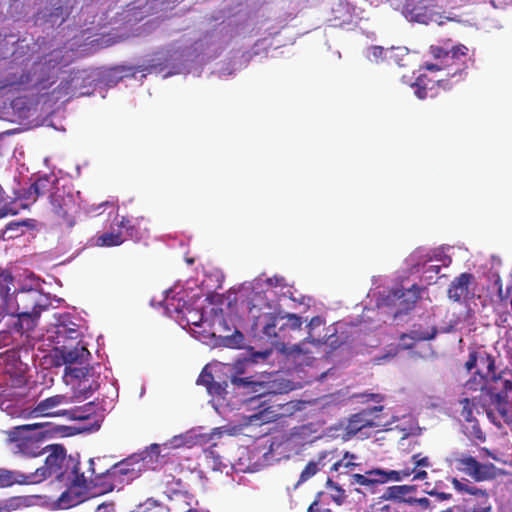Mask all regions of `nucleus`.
Segmentation results:
<instances>
[{
	"label": "nucleus",
	"mask_w": 512,
	"mask_h": 512,
	"mask_svg": "<svg viewBox=\"0 0 512 512\" xmlns=\"http://www.w3.org/2000/svg\"><path fill=\"white\" fill-rule=\"evenodd\" d=\"M323 325L324 320L320 316L313 317L307 325L308 337L303 342L292 345L289 349V353L306 354L309 353V350L306 348L307 344L311 343L314 345H320L324 343L327 337V333L321 336L316 332V330Z\"/></svg>",
	"instance_id": "b1692460"
},
{
	"label": "nucleus",
	"mask_w": 512,
	"mask_h": 512,
	"mask_svg": "<svg viewBox=\"0 0 512 512\" xmlns=\"http://www.w3.org/2000/svg\"><path fill=\"white\" fill-rule=\"evenodd\" d=\"M232 383L234 385H246V384H251L253 386V382H247L244 378H239V377H233L232 378Z\"/></svg>",
	"instance_id": "4d7b16f0"
},
{
	"label": "nucleus",
	"mask_w": 512,
	"mask_h": 512,
	"mask_svg": "<svg viewBox=\"0 0 512 512\" xmlns=\"http://www.w3.org/2000/svg\"><path fill=\"white\" fill-rule=\"evenodd\" d=\"M60 51H55L48 60L33 68L32 74L21 75L18 80H9L0 86V95L7 92L27 90L40 96L50 95L54 101L60 100L66 95H76L80 82L84 79L80 72L74 73L70 79H62L61 82L49 91L55 84L59 69L56 67Z\"/></svg>",
	"instance_id": "20e7f679"
},
{
	"label": "nucleus",
	"mask_w": 512,
	"mask_h": 512,
	"mask_svg": "<svg viewBox=\"0 0 512 512\" xmlns=\"http://www.w3.org/2000/svg\"><path fill=\"white\" fill-rule=\"evenodd\" d=\"M13 109L19 110V117H29L30 107L25 106V101L22 97H18L11 102Z\"/></svg>",
	"instance_id": "a18cd8bd"
},
{
	"label": "nucleus",
	"mask_w": 512,
	"mask_h": 512,
	"mask_svg": "<svg viewBox=\"0 0 512 512\" xmlns=\"http://www.w3.org/2000/svg\"><path fill=\"white\" fill-rule=\"evenodd\" d=\"M437 333V330L435 327L428 328L426 330L422 329H414L411 331L410 334H405L401 337L400 346L403 349H409L413 346L414 340L417 341H423V340H430L435 337Z\"/></svg>",
	"instance_id": "7c9ffc66"
},
{
	"label": "nucleus",
	"mask_w": 512,
	"mask_h": 512,
	"mask_svg": "<svg viewBox=\"0 0 512 512\" xmlns=\"http://www.w3.org/2000/svg\"><path fill=\"white\" fill-rule=\"evenodd\" d=\"M431 54L434 62L425 65V69L430 72L445 71L448 77L456 78L458 81L467 69L468 48L465 45H456L449 51L432 46Z\"/></svg>",
	"instance_id": "ddd939ff"
},
{
	"label": "nucleus",
	"mask_w": 512,
	"mask_h": 512,
	"mask_svg": "<svg viewBox=\"0 0 512 512\" xmlns=\"http://www.w3.org/2000/svg\"><path fill=\"white\" fill-rule=\"evenodd\" d=\"M44 449V454H47L44 465L30 472L34 484H39L52 476L59 481L85 482L84 474L78 472L76 461L66 455L63 446L51 445Z\"/></svg>",
	"instance_id": "1a4fd4ad"
},
{
	"label": "nucleus",
	"mask_w": 512,
	"mask_h": 512,
	"mask_svg": "<svg viewBox=\"0 0 512 512\" xmlns=\"http://www.w3.org/2000/svg\"><path fill=\"white\" fill-rule=\"evenodd\" d=\"M13 343V336L9 331L0 332V349Z\"/></svg>",
	"instance_id": "8fccbe9b"
},
{
	"label": "nucleus",
	"mask_w": 512,
	"mask_h": 512,
	"mask_svg": "<svg viewBox=\"0 0 512 512\" xmlns=\"http://www.w3.org/2000/svg\"><path fill=\"white\" fill-rule=\"evenodd\" d=\"M436 86H441L445 89L444 79L441 77L428 78L423 73H419L415 82L411 84L415 96L421 100L435 97L437 95Z\"/></svg>",
	"instance_id": "393cba45"
},
{
	"label": "nucleus",
	"mask_w": 512,
	"mask_h": 512,
	"mask_svg": "<svg viewBox=\"0 0 512 512\" xmlns=\"http://www.w3.org/2000/svg\"><path fill=\"white\" fill-rule=\"evenodd\" d=\"M501 391L489 386L485 379L474 374L465 384L463 394L477 397L478 403L485 408L487 418L498 428L512 431V382L505 380Z\"/></svg>",
	"instance_id": "39448f33"
},
{
	"label": "nucleus",
	"mask_w": 512,
	"mask_h": 512,
	"mask_svg": "<svg viewBox=\"0 0 512 512\" xmlns=\"http://www.w3.org/2000/svg\"><path fill=\"white\" fill-rule=\"evenodd\" d=\"M235 432V428H229L227 426L213 428L209 433L203 432V427H195L185 433L175 435L169 441L165 442L163 446L169 449H177L180 447L191 448L197 445L208 444L215 438H220L223 434L233 435Z\"/></svg>",
	"instance_id": "dca6fc26"
},
{
	"label": "nucleus",
	"mask_w": 512,
	"mask_h": 512,
	"mask_svg": "<svg viewBox=\"0 0 512 512\" xmlns=\"http://www.w3.org/2000/svg\"><path fill=\"white\" fill-rule=\"evenodd\" d=\"M356 455L354 454H351L349 452H346L344 457L335 462L333 465H332V470L334 471H342V469H345V470H352L355 466H357V464L354 462V460L356 459Z\"/></svg>",
	"instance_id": "a19ab883"
},
{
	"label": "nucleus",
	"mask_w": 512,
	"mask_h": 512,
	"mask_svg": "<svg viewBox=\"0 0 512 512\" xmlns=\"http://www.w3.org/2000/svg\"><path fill=\"white\" fill-rule=\"evenodd\" d=\"M185 512H209V510L198 506V503H196L195 507H190Z\"/></svg>",
	"instance_id": "13d9d810"
},
{
	"label": "nucleus",
	"mask_w": 512,
	"mask_h": 512,
	"mask_svg": "<svg viewBox=\"0 0 512 512\" xmlns=\"http://www.w3.org/2000/svg\"><path fill=\"white\" fill-rule=\"evenodd\" d=\"M159 505L158 501L153 498L146 499L143 503L138 504L135 509L129 512H148L152 508L157 507Z\"/></svg>",
	"instance_id": "49530a36"
},
{
	"label": "nucleus",
	"mask_w": 512,
	"mask_h": 512,
	"mask_svg": "<svg viewBox=\"0 0 512 512\" xmlns=\"http://www.w3.org/2000/svg\"><path fill=\"white\" fill-rule=\"evenodd\" d=\"M379 281H382V278L379 277L373 279L374 288H372L368 293V298H370L371 301L375 300L376 307L378 310H381V312H377V315L380 316L378 321H386L384 314L391 315L395 318L399 314L407 312L414 306L421 296V288L416 284H413L409 288H405L403 285L381 287V285L378 284ZM374 314H376L374 309H365L362 315L360 331L366 330L365 323L371 321Z\"/></svg>",
	"instance_id": "0eeeda50"
},
{
	"label": "nucleus",
	"mask_w": 512,
	"mask_h": 512,
	"mask_svg": "<svg viewBox=\"0 0 512 512\" xmlns=\"http://www.w3.org/2000/svg\"><path fill=\"white\" fill-rule=\"evenodd\" d=\"M55 180L54 176L46 175L44 177H40L29 187L24 198L26 200L35 201L38 196L43 195L46 192H50L52 189L56 190L57 187H53Z\"/></svg>",
	"instance_id": "c85d7f7f"
},
{
	"label": "nucleus",
	"mask_w": 512,
	"mask_h": 512,
	"mask_svg": "<svg viewBox=\"0 0 512 512\" xmlns=\"http://www.w3.org/2000/svg\"><path fill=\"white\" fill-rule=\"evenodd\" d=\"M221 344L229 348H240L244 343V335L236 330L231 335H219Z\"/></svg>",
	"instance_id": "4c0bfd02"
},
{
	"label": "nucleus",
	"mask_w": 512,
	"mask_h": 512,
	"mask_svg": "<svg viewBox=\"0 0 512 512\" xmlns=\"http://www.w3.org/2000/svg\"><path fill=\"white\" fill-rule=\"evenodd\" d=\"M56 322L47 330L45 340L59 345L55 350L63 360L64 364L71 367L72 364H83L90 356V352L84 345L77 343L74 347L64 345L66 339L76 340L80 337L81 332L77 329L76 324L72 323L67 315H59L55 318Z\"/></svg>",
	"instance_id": "9d476101"
},
{
	"label": "nucleus",
	"mask_w": 512,
	"mask_h": 512,
	"mask_svg": "<svg viewBox=\"0 0 512 512\" xmlns=\"http://www.w3.org/2000/svg\"><path fill=\"white\" fill-rule=\"evenodd\" d=\"M461 406L460 416L466 422H473L475 420V414L480 413V409L485 411V408L478 403L477 397L465 396L459 400Z\"/></svg>",
	"instance_id": "c756f323"
},
{
	"label": "nucleus",
	"mask_w": 512,
	"mask_h": 512,
	"mask_svg": "<svg viewBox=\"0 0 512 512\" xmlns=\"http://www.w3.org/2000/svg\"><path fill=\"white\" fill-rule=\"evenodd\" d=\"M364 397H367L366 401H374V402H381L383 401L384 397L380 394H365Z\"/></svg>",
	"instance_id": "864d4df0"
},
{
	"label": "nucleus",
	"mask_w": 512,
	"mask_h": 512,
	"mask_svg": "<svg viewBox=\"0 0 512 512\" xmlns=\"http://www.w3.org/2000/svg\"><path fill=\"white\" fill-rule=\"evenodd\" d=\"M338 492H339V495L338 496H334V500L338 503V504H341L342 503V500H343V491L341 489H338Z\"/></svg>",
	"instance_id": "680f3d73"
},
{
	"label": "nucleus",
	"mask_w": 512,
	"mask_h": 512,
	"mask_svg": "<svg viewBox=\"0 0 512 512\" xmlns=\"http://www.w3.org/2000/svg\"><path fill=\"white\" fill-rule=\"evenodd\" d=\"M307 512H331L330 510L328 509H325V510H321L318 503L315 501L313 502L310 507L308 508V511Z\"/></svg>",
	"instance_id": "6e6d98bb"
},
{
	"label": "nucleus",
	"mask_w": 512,
	"mask_h": 512,
	"mask_svg": "<svg viewBox=\"0 0 512 512\" xmlns=\"http://www.w3.org/2000/svg\"><path fill=\"white\" fill-rule=\"evenodd\" d=\"M452 262L446 248L435 249L417 248L405 260L412 274H418L424 282L431 284L435 281L442 267H448Z\"/></svg>",
	"instance_id": "9b49d317"
},
{
	"label": "nucleus",
	"mask_w": 512,
	"mask_h": 512,
	"mask_svg": "<svg viewBox=\"0 0 512 512\" xmlns=\"http://www.w3.org/2000/svg\"><path fill=\"white\" fill-rule=\"evenodd\" d=\"M50 202L53 208V212L68 226H72L74 221L70 217V214L76 210V196L72 193L71 189L56 188L50 195Z\"/></svg>",
	"instance_id": "a211bd4d"
},
{
	"label": "nucleus",
	"mask_w": 512,
	"mask_h": 512,
	"mask_svg": "<svg viewBox=\"0 0 512 512\" xmlns=\"http://www.w3.org/2000/svg\"><path fill=\"white\" fill-rule=\"evenodd\" d=\"M197 384L206 386L207 392L212 396L210 402L213 408L220 413L221 408L224 406L225 395L227 394V383L215 382L209 367L206 366L198 377Z\"/></svg>",
	"instance_id": "412c9836"
},
{
	"label": "nucleus",
	"mask_w": 512,
	"mask_h": 512,
	"mask_svg": "<svg viewBox=\"0 0 512 512\" xmlns=\"http://www.w3.org/2000/svg\"><path fill=\"white\" fill-rule=\"evenodd\" d=\"M382 410L383 406H375L352 415L345 426L342 439L348 440L356 435L364 438L369 436L367 432L369 428H386L391 423L383 421L382 417L376 414Z\"/></svg>",
	"instance_id": "2eb2a0df"
},
{
	"label": "nucleus",
	"mask_w": 512,
	"mask_h": 512,
	"mask_svg": "<svg viewBox=\"0 0 512 512\" xmlns=\"http://www.w3.org/2000/svg\"><path fill=\"white\" fill-rule=\"evenodd\" d=\"M482 451L485 452V454L491 458H493L494 460H498V458L493 454L491 453L488 449L486 448H482Z\"/></svg>",
	"instance_id": "0e129e2a"
},
{
	"label": "nucleus",
	"mask_w": 512,
	"mask_h": 512,
	"mask_svg": "<svg viewBox=\"0 0 512 512\" xmlns=\"http://www.w3.org/2000/svg\"><path fill=\"white\" fill-rule=\"evenodd\" d=\"M97 512H115L113 504H101L97 508Z\"/></svg>",
	"instance_id": "603ef678"
},
{
	"label": "nucleus",
	"mask_w": 512,
	"mask_h": 512,
	"mask_svg": "<svg viewBox=\"0 0 512 512\" xmlns=\"http://www.w3.org/2000/svg\"><path fill=\"white\" fill-rule=\"evenodd\" d=\"M479 499V507L478 508H469L466 509L464 512H491L492 506L489 503L488 494L486 495V499Z\"/></svg>",
	"instance_id": "de8ad7c7"
},
{
	"label": "nucleus",
	"mask_w": 512,
	"mask_h": 512,
	"mask_svg": "<svg viewBox=\"0 0 512 512\" xmlns=\"http://www.w3.org/2000/svg\"><path fill=\"white\" fill-rule=\"evenodd\" d=\"M0 512H10V510L8 509L7 505L0 504Z\"/></svg>",
	"instance_id": "69168bd1"
},
{
	"label": "nucleus",
	"mask_w": 512,
	"mask_h": 512,
	"mask_svg": "<svg viewBox=\"0 0 512 512\" xmlns=\"http://www.w3.org/2000/svg\"><path fill=\"white\" fill-rule=\"evenodd\" d=\"M270 353L268 351H265L263 353H259V354H256L255 357H261V358H266Z\"/></svg>",
	"instance_id": "338daca9"
},
{
	"label": "nucleus",
	"mask_w": 512,
	"mask_h": 512,
	"mask_svg": "<svg viewBox=\"0 0 512 512\" xmlns=\"http://www.w3.org/2000/svg\"><path fill=\"white\" fill-rule=\"evenodd\" d=\"M270 413L271 412H269L268 409H263L259 413L249 416V420L251 422H254V421L268 422L271 419Z\"/></svg>",
	"instance_id": "09e8293b"
},
{
	"label": "nucleus",
	"mask_w": 512,
	"mask_h": 512,
	"mask_svg": "<svg viewBox=\"0 0 512 512\" xmlns=\"http://www.w3.org/2000/svg\"><path fill=\"white\" fill-rule=\"evenodd\" d=\"M437 495L441 500H448L451 498V495L447 493H438Z\"/></svg>",
	"instance_id": "e2e57ef3"
},
{
	"label": "nucleus",
	"mask_w": 512,
	"mask_h": 512,
	"mask_svg": "<svg viewBox=\"0 0 512 512\" xmlns=\"http://www.w3.org/2000/svg\"><path fill=\"white\" fill-rule=\"evenodd\" d=\"M412 460L415 467H430L431 463L428 457H420L419 454L413 455Z\"/></svg>",
	"instance_id": "3c124183"
},
{
	"label": "nucleus",
	"mask_w": 512,
	"mask_h": 512,
	"mask_svg": "<svg viewBox=\"0 0 512 512\" xmlns=\"http://www.w3.org/2000/svg\"><path fill=\"white\" fill-rule=\"evenodd\" d=\"M156 303L163 306L169 316H172L173 313L184 314L186 324L193 336L199 341L207 342L209 339L216 337L217 333L227 330L221 309L211 307L209 312L190 310L185 307L182 298L175 296L172 289L162 292V298L159 300L154 297L151 304L155 305Z\"/></svg>",
	"instance_id": "423d86ee"
},
{
	"label": "nucleus",
	"mask_w": 512,
	"mask_h": 512,
	"mask_svg": "<svg viewBox=\"0 0 512 512\" xmlns=\"http://www.w3.org/2000/svg\"><path fill=\"white\" fill-rule=\"evenodd\" d=\"M474 280V276L470 273H462L450 283L447 295L454 302H463L471 294L470 285Z\"/></svg>",
	"instance_id": "a878e982"
},
{
	"label": "nucleus",
	"mask_w": 512,
	"mask_h": 512,
	"mask_svg": "<svg viewBox=\"0 0 512 512\" xmlns=\"http://www.w3.org/2000/svg\"><path fill=\"white\" fill-rule=\"evenodd\" d=\"M90 369L87 367H66L64 378L68 384H70V379L74 378L78 380L76 387L78 393L87 398L94 390L98 388V383L94 379H90Z\"/></svg>",
	"instance_id": "4be33fe9"
},
{
	"label": "nucleus",
	"mask_w": 512,
	"mask_h": 512,
	"mask_svg": "<svg viewBox=\"0 0 512 512\" xmlns=\"http://www.w3.org/2000/svg\"><path fill=\"white\" fill-rule=\"evenodd\" d=\"M414 470H410L409 468L396 471V470H390L385 471L381 469H373L368 471V475H377L379 479H383V483L392 480V481H402L405 478L409 477L411 474H413Z\"/></svg>",
	"instance_id": "473e14b6"
},
{
	"label": "nucleus",
	"mask_w": 512,
	"mask_h": 512,
	"mask_svg": "<svg viewBox=\"0 0 512 512\" xmlns=\"http://www.w3.org/2000/svg\"><path fill=\"white\" fill-rule=\"evenodd\" d=\"M365 56L373 63L386 62V49L382 46H371L366 49Z\"/></svg>",
	"instance_id": "ea45409f"
},
{
	"label": "nucleus",
	"mask_w": 512,
	"mask_h": 512,
	"mask_svg": "<svg viewBox=\"0 0 512 512\" xmlns=\"http://www.w3.org/2000/svg\"><path fill=\"white\" fill-rule=\"evenodd\" d=\"M413 491H414V487L409 486V485L390 486L386 489L382 498L384 500L402 501V500H404V497L406 495L410 494Z\"/></svg>",
	"instance_id": "f704fd0d"
},
{
	"label": "nucleus",
	"mask_w": 512,
	"mask_h": 512,
	"mask_svg": "<svg viewBox=\"0 0 512 512\" xmlns=\"http://www.w3.org/2000/svg\"><path fill=\"white\" fill-rule=\"evenodd\" d=\"M449 462L478 482L490 480L496 476V467L493 464L480 463L474 457L463 453H453Z\"/></svg>",
	"instance_id": "f3484780"
},
{
	"label": "nucleus",
	"mask_w": 512,
	"mask_h": 512,
	"mask_svg": "<svg viewBox=\"0 0 512 512\" xmlns=\"http://www.w3.org/2000/svg\"><path fill=\"white\" fill-rule=\"evenodd\" d=\"M41 285L40 279L31 274L16 290L11 273L0 269V315L17 316L20 330H31L41 312L50 306V298L41 291Z\"/></svg>",
	"instance_id": "7ed1b4c3"
},
{
	"label": "nucleus",
	"mask_w": 512,
	"mask_h": 512,
	"mask_svg": "<svg viewBox=\"0 0 512 512\" xmlns=\"http://www.w3.org/2000/svg\"><path fill=\"white\" fill-rule=\"evenodd\" d=\"M42 423L19 425L6 432L7 444L11 453L24 458H37L44 455L40 429Z\"/></svg>",
	"instance_id": "f8f14e48"
},
{
	"label": "nucleus",
	"mask_w": 512,
	"mask_h": 512,
	"mask_svg": "<svg viewBox=\"0 0 512 512\" xmlns=\"http://www.w3.org/2000/svg\"><path fill=\"white\" fill-rule=\"evenodd\" d=\"M15 484L34 485L32 482L31 473L0 468V487H10Z\"/></svg>",
	"instance_id": "cd10ccee"
},
{
	"label": "nucleus",
	"mask_w": 512,
	"mask_h": 512,
	"mask_svg": "<svg viewBox=\"0 0 512 512\" xmlns=\"http://www.w3.org/2000/svg\"><path fill=\"white\" fill-rule=\"evenodd\" d=\"M253 391L257 393L256 396L250 398L251 404L259 403V406H262L260 403V399L267 394H276L278 390L274 389V385L271 383H252Z\"/></svg>",
	"instance_id": "e433bc0d"
},
{
	"label": "nucleus",
	"mask_w": 512,
	"mask_h": 512,
	"mask_svg": "<svg viewBox=\"0 0 512 512\" xmlns=\"http://www.w3.org/2000/svg\"><path fill=\"white\" fill-rule=\"evenodd\" d=\"M129 224L130 220L122 218L116 224L119 228L117 231L113 229L111 232L100 235L95 244L100 247L117 246L124 242L126 236L134 237L133 229Z\"/></svg>",
	"instance_id": "5701e85b"
},
{
	"label": "nucleus",
	"mask_w": 512,
	"mask_h": 512,
	"mask_svg": "<svg viewBox=\"0 0 512 512\" xmlns=\"http://www.w3.org/2000/svg\"><path fill=\"white\" fill-rule=\"evenodd\" d=\"M252 289L249 315L254 321L255 332L261 333L269 339L281 340L284 339L283 332L286 328L293 331L300 329L301 317L296 314L282 316L279 301L274 299L280 294L281 297L297 301L292 287L285 282L283 277H258L253 281Z\"/></svg>",
	"instance_id": "f03ea898"
},
{
	"label": "nucleus",
	"mask_w": 512,
	"mask_h": 512,
	"mask_svg": "<svg viewBox=\"0 0 512 512\" xmlns=\"http://www.w3.org/2000/svg\"><path fill=\"white\" fill-rule=\"evenodd\" d=\"M415 470V468L413 469ZM414 480H424L427 478V472L424 470L414 471Z\"/></svg>",
	"instance_id": "5fc2aeb1"
},
{
	"label": "nucleus",
	"mask_w": 512,
	"mask_h": 512,
	"mask_svg": "<svg viewBox=\"0 0 512 512\" xmlns=\"http://www.w3.org/2000/svg\"><path fill=\"white\" fill-rule=\"evenodd\" d=\"M236 469L240 471H245L246 469H248V467H242V465L239 464V467H237Z\"/></svg>",
	"instance_id": "774afa93"
},
{
	"label": "nucleus",
	"mask_w": 512,
	"mask_h": 512,
	"mask_svg": "<svg viewBox=\"0 0 512 512\" xmlns=\"http://www.w3.org/2000/svg\"><path fill=\"white\" fill-rule=\"evenodd\" d=\"M451 482L453 484V487L458 492L468 493L470 495L476 496L477 498L486 499V495H487L486 491L477 488L476 486H474L473 484H471L467 481H462V480H458L457 478H452Z\"/></svg>",
	"instance_id": "c9c22d12"
},
{
	"label": "nucleus",
	"mask_w": 512,
	"mask_h": 512,
	"mask_svg": "<svg viewBox=\"0 0 512 512\" xmlns=\"http://www.w3.org/2000/svg\"><path fill=\"white\" fill-rule=\"evenodd\" d=\"M102 462L101 458L97 459V462H95L94 459L89 460V470L92 473V476L88 480L85 477V482L83 483H76L75 481H66L67 483H70V487L64 491L61 496L57 500V507L60 509H68L73 506H76L77 504L83 502L86 499V496L83 495L81 492L82 489H89L90 485H93L94 487L99 486V490L97 493H107L108 491H102L103 489V480L98 481L96 483V476L97 472L101 470H106L107 468L101 467L100 464Z\"/></svg>",
	"instance_id": "4468645a"
},
{
	"label": "nucleus",
	"mask_w": 512,
	"mask_h": 512,
	"mask_svg": "<svg viewBox=\"0 0 512 512\" xmlns=\"http://www.w3.org/2000/svg\"><path fill=\"white\" fill-rule=\"evenodd\" d=\"M409 51L406 47H391L386 49V62L395 63L400 67L409 65Z\"/></svg>",
	"instance_id": "72a5a7b5"
},
{
	"label": "nucleus",
	"mask_w": 512,
	"mask_h": 512,
	"mask_svg": "<svg viewBox=\"0 0 512 512\" xmlns=\"http://www.w3.org/2000/svg\"><path fill=\"white\" fill-rule=\"evenodd\" d=\"M465 367L469 372L475 369V375L485 379L488 383L490 380H493L498 386L503 388V385L500 383L502 380L496 379L494 376V360L485 351L470 352Z\"/></svg>",
	"instance_id": "6ab92c4d"
},
{
	"label": "nucleus",
	"mask_w": 512,
	"mask_h": 512,
	"mask_svg": "<svg viewBox=\"0 0 512 512\" xmlns=\"http://www.w3.org/2000/svg\"><path fill=\"white\" fill-rule=\"evenodd\" d=\"M182 57L178 52H174L173 54L164 55L163 53L157 55L156 58L151 60V63L145 67L144 69H140V72H148V73H162L165 69L169 68V71L163 74V78H167L169 76L190 72L185 66L182 64L176 63Z\"/></svg>",
	"instance_id": "aec40b11"
},
{
	"label": "nucleus",
	"mask_w": 512,
	"mask_h": 512,
	"mask_svg": "<svg viewBox=\"0 0 512 512\" xmlns=\"http://www.w3.org/2000/svg\"><path fill=\"white\" fill-rule=\"evenodd\" d=\"M352 479L353 483L362 486H372L377 483H383V479H379L377 475H368V472H366V475L353 474Z\"/></svg>",
	"instance_id": "37998d69"
},
{
	"label": "nucleus",
	"mask_w": 512,
	"mask_h": 512,
	"mask_svg": "<svg viewBox=\"0 0 512 512\" xmlns=\"http://www.w3.org/2000/svg\"><path fill=\"white\" fill-rule=\"evenodd\" d=\"M463 431L471 440L483 441L485 439V436L478 423L476 422V419L473 420V422H467V424L463 427Z\"/></svg>",
	"instance_id": "79ce46f5"
},
{
	"label": "nucleus",
	"mask_w": 512,
	"mask_h": 512,
	"mask_svg": "<svg viewBox=\"0 0 512 512\" xmlns=\"http://www.w3.org/2000/svg\"><path fill=\"white\" fill-rule=\"evenodd\" d=\"M23 222H11L6 226L4 237L14 238L22 233Z\"/></svg>",
	"instance_id": "c03bdc74"
},
{
	"label": "nucleus",
	"mask_w": 512,
	"mask_h": 512,
	"mask_svg": "<svg viewBox=\"0 0 512 512\" xmlns=\"http://www.w3.org/2000/svg\"><path fill=\"white\" fill-rule=\"evenodd\" d=\"M8 214H15V212L12 211L11 209L10 210H8L6 208L0 209V218H3L5 216H7Z\"/></svg>",
	"instance_id": "bf43d9fd"
},
{
	"label": "nucleus",
	"mask_w": 512,
	"mask_h": 512,
	"mask_svg": "<svg viewBox=\"0 0 512 512\" xmlns=\"http://www.w3.org/2000/svg\"><path fill=\"white\" fill-rule=\"evenodd\" d=\"M331 456L328 451H322L318 454L317 459L311 460L303 469L300 475L299 483L305 482L314 476L327 463V458Z\"/></svg>",
	"instance_id": "2f4dec72"
},
{
	"label": "nucleus",
	"mask_w": 512,
	"mask_h": 512,
	"mask_svg": "<svg viewBox=\"0 0 512 512\" xmlns=\"http://www.w3.org/2000/svg\"><path fill=\"white\" fill-rule=\"evenodd\" d=\"M205 458L208 465L216 471H223L224 468L227 467L225 463H223L222 458L216 451L212 448L205 450Z\"/></svg>",
	"instance_id": "58836bf2"
},
{
	"label": "nucleus",
	"mask_w": 512,
	"mask_h": 512,
	"mask_svg": "<svg viewBox=\"0 0 512 512\" xmlns=\"http://www.w3.org/2000/svg\"><path fill=\"white\" fill-rule=\"evenodd\" d=\"M162 447L167 449L163 445L152 444L141 454L132 455L106 470L97 472L96 483L103 480L102 491L119 489L124 483L139 477L143 471L155 469L158 464V458L161 456Z\"/></svg>",
	"instance_id": "6e6552de"
},
{
	"label": "nucleus",
	"mask_w": 512,
	"mask_h": 512,
	"mask_svg": "<svg viewBox=\"0 0 512 512\" xmlns=\"http://www.w3.org/2000/svg\"><path fill=\"white\" fill-rule=\"evenodd\" d=\"M403 14L405 18L409 21H414L423 24H429L431 22H436L438 24L443 23L440 20L441 16L438 15L437 13H434L432 10L423 6L412 7L409 2L405 4Z\"/></svg>",
	"instance_id": "bb28decb"
},
{
	"label": "nucleus",
	"mask_w": 512,
	"mask_h": 512,
	"mask_svg": "<svg viewBox=\"0 0 512 512\" xmlns=\"http://www.w3.org/2000/svg\"><path fill=\"white\" fill-rule=\"evenodd\" d=\"M107 204H108V202H102V203H100V204H99V205H97V206H92V208H91V209H89V210H88V212H97V210H98V209H100V208H102V207L106 206Z\"/></svg>",
	"instance_id": "052dcab7"
},
{
	"label": "nucleus",
	"mask_w": 512,
	"mask_h": 512,
	"mask_svg": "<svg viewBox=\"0 0 512 512\" xmlns=\"http://www.w3.org/2000/svg\"><path fill=\"white\" fill-rule=\"evenodd\" d=\"M27 373L28 365L20 359L18 351L10 349L0 354V409L3 412L22 419L55 416L83 418L74 410L61 409L73 403L72 397L63 394L43 399L32 408L29 405L31 397Z\"/></svg>",
	"instance_id": "f257e3e1"
}]
</instances>
